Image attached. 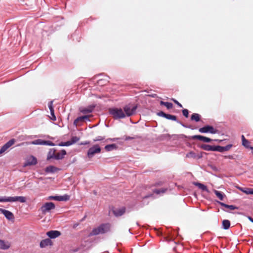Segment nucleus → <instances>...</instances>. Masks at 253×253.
Wrapping results in <instances>:
<instances>
[{
    "instance_id": "nucleus-57",
    "label": "nucleus",
    "mask_w": 253,
    "mask_h": 253,
    "mask_svg": "<svg viewBox=\"0 0 253 253\" xmlns=\"http://www.w3.org/2000/svg\"><path fill=\"white\" fill-rule=\"evenodd\" d=\"M252 194L253 195V189L252 190Z\"/></svg>"
},
{
    "instance_id": "nucleus-55",
    "label": "nucleus",
    "mask_w": 253,
    "mask_h": 253,
    "mask_svg": "<svg viewBox=\"0 0 253 253\" xmlns=\"http://www.w3.org/2000/svg\"><path fill=\"white\" fill-rule=\"evenodd\" d=\"M245 188H239V189L242 191V192H243V191H245Z\"/></svg>"
},
{
    "instance_id": "nucleus-14",
    "label": "nucleus",
    "mask_w": 253,
    "mask_h": 253,
    "mask_svg": "<svg viewBox=\"0 0 253 253\" xmlns=\"http://www.w3.org/2000/svg\"><path fill=\"white\" fill-rule=\"evenodd\" d=\"M10 247V244L8 241L0 239V249L3 250L8 249Z\"/></svg>"
},
{
    "instance_id": "nucleus-19",
    "label": "nucleus",
    "mask_w": 253,
    "mask_h": 253,
    "mask_svg": "<svg viewBox=\"0 0 253 253\" xmlns=\"http://www.w3.org/2000/svg\"><path fill=\"white\" fill-rule=\"evenodd\" d=\"M126 211L125 208H122L120 209H116L113 211V213L116 216H119L122 215Z\"/></svg>"
},
{
    "instance_id": "nucleus-24",
    "label": "nucleus",
    "mask_w": 253,
    "mask_h": 253,
    "mask_svg": "<svg viewBox=\"0 0 253 253\" xmlns=\"http://www.w3.org/2000/svg\"><path fill=\"white\" fill-rule=\"evenodd\" d=\"M58 170V168L53 166H49L45 168V172L47 173H54L57 171Z\"/></svg>"
},
{
    "instance_id": "nucleus-2",
    "label": "nucleus",
    "mask_w": 253,
    "mask_h": 253,
    "mask_svg": "<svg viewBox=\"0 0 253 253\" xmlns=\"http://www.w3.org/2000/svg\"><path fill=\"white\" fill-rule=\"evenodd\" d=\"M19 201L21 203H25L26 199L23 196L15 197H0V202H14Z\"/></svg>"
},
{
    "instance_id": "nucleus-22",
    "label": "nucleus",
    "mask_w": 253,
    "mask_h": 253,
    "mask_svg": "<svg viewBox=\"0 0 253 253\" xmlns=\"http://www.w3.org/2000/svg\"><path fill=\"white\" fill-rule=\"evenodd\" d=\"M101 234H103L109 231L110 228V225L109 224H102L99 226Z\"/></svg>"
},
{
    "instance_id": "nucleus-41",
    "label": "nucleus",
    "mask_w": 253,
    "mask_h": 253,
    "mask_svg": "<svg viewBox=\"0 0 253 253\" xmlns=\"http://www.w3.org/2000/svg\"><path fill=\"white\" fill-rule=\"evenodd\" d=\"M165 106H166L167 109H169L172 108L173 104L170 102H166Z\"/></svg>"
},
{
    "instance_id": "nucleus-4",
    "label": "nucleus",
    "mask_w": 253,
    "mask_h": 253,
    "mask_svg": "<svg viewBox=\"0 0 253 253\" xmlns=\"http://www.w3.org/2000/svg\"><path fill=\"white\" fill-rule=\"evenodd\" d=\"M55 208V204L52 202H47L43 204L40 208L42 214L49 212L51 210Z\"/></svg>"
},
{
    "instance_id": "nucleus-18",
    "label": "nucleus",
    "mask_w": 253,
    "mask_h": 253,
    "mask_svg": "<svg viewBox=\"0 0 253 253\" xmlns=\"http://www.w3.org/2000/svg\"><path fill=\"white\" fill-rule=\"evenodd\" d=\"M66 155V152L65 150H62L60 152L55 153V160H62Z\"/></svg>"
},
{
    "instance_id": "nucleus-20",
    "label": "nucleus",
    "mask_w": 253,
    "mask_h": 253,
    "mask_svg": "<svg viewBox=\"0 0 253 253\" xmlns=\"http://www.w3.org/2000/svg\"><path fill=\"white\" fill-rule=\"evenodd\" d=\"M94 107V106H89L87 108H80V111L83 114L89 113L92 112Z\"/></svg>"
},
{
    "instance_id": "nucleus-30",
    "label": "nucleus",
    "mask_w": 253,
    "mask_h": 253,
    "mask_svg": "<svg viewBox=\"0 0 253 253\" xmlns=\"http://www.w3.org/2000/svg\"><path fill=\"white\" fill-rule=\"evenodd\" d=\"M99 234H101V231L100 230V228L99 226L97 228H94L92 231L90 233V236L97 235Z\"/></svg>"
},
{
    "instance_id": "nucleus-9",
    "label": "nucleus",
    "mask_w": 253,
    "mask_h": 253,
    "mask_svg": "<svg viewBox=\"0 0 253 253\" xmlns=\"http://www.w3.org/2000/svg\"><path fill=\"white\" fill-rule=\"evenodd\" d=\"M15 140L14 139H11L6 142L4 145L2 146L0 149V154H2L6 151L10 146H11L15 143Z\"/></svg>"
},
{
    "instance_id": "nucleus-50",
    "label": "nucleus",
    "mask_w": 253,
    "mask_h": 253,
    "mask_svg": "<svg viewBox=\"0 0 253 253\" xmlns=\"http://www.w3.org/2000/svg\"><path fill=\"white\" fill-rule=\"evenodd\" d=\"M83 117H85V118H84V121H89L88 115L83 116Z\"/></svg>"
},
{
    "instance_id": "nucleus-37",
    "label": "nucleus",
    "mask_w": 253,
    "mask_h": 253,
    "mask_svg": "<svg viewBox=\"0 0 253 253\" xmlns=\"http://www.w3.org/2000/svg\"><path fill=\"white\" fill-rule=\"evenodd\" d=\"M105 139V136H97L93 139V142H96V141H103Z\"/></svg>"
},
{
    "instance_id": "nucleus-33",
    "label": "nucleus",
    "mask_w": 253,
    "mask_h": 253,
    "mask_svg": "<svg viewBox=\"0 0 253 253\" xmlns=\"http://www.w3.org/2000/svg\"><path fill=\"white\" fill-rule=\"evenodd\" d=\"M199 131L201 133L209 132V125L203 127L199 128Z\"/></svg>"
},
{
    "instance_id": "nucleus-5",
    "label": "nucleus",
    "mask_w": 253,
    "mask_h": 253,
    "mask_svg": "<svg viewBox=\"0 0 253 253\" xmlns=\"http://www.w3.org/2000/svg\"><path fill=\"white\" fill-rule=\"evenodd\" d=\"M31 144L34 145H44L48 146H54L55 144L49 140H43L42 139H38L32 141L30 143Z\"/></svg>"
},
{
    "instance_id": "nucleus-31",
    "label": "nucleus",
    "mask_w": 253,
    "mask_h": 253,
    "mask_svg": "<svg viewBox=\"0 0 253 253\" xmlns=\"http://www.w3.org/2000/svg\"><path fill=\"white\" fill-rule=\"evenodd\" d=\"M232 147V144H228L225 146H220V152H223L224 151H227L229 150Z\"/></svg>"
},
{
    "instance_id": "nucleus-26",
    "label": "nucleus",
    "mask_w": 253,
    "mask_h": 253,
    "mask_svg": "<svg viewBox=\"0 0 253 253\" xmlns=\"http://www.w3.org/2000/svg\"><path fill=\"white\" fill-rule=\"evenodd\" d=\"M218 203L221 206L229 209L231 210H234L238 209V207L233 205H228L221 202H218Z\"/></svg>"
},
{
    "instance_id": "nucleus-42",
    "label": "nucleus",
    "mask_w": 253,
    "mask_h": 253,
    "mask_svg": "<svg viewBox=\"0 0 253 253\" xmlns=\"http://www.w3.org/2000/svg\"><path fill=\"white\" fill-rule=\"evenodd\" d=\"M119 139H120V138H109L106 139L104 142H107L109 141L114 142V141H116L117 140H118Z\"/></svg>"
},
{
    "instance_id": "nucleus-44",
    "label": "nucleus",
    "mask_w": 253,
    "mask_h": 253,
    "mask_svg": "<svg viewBox=\"0 0 253 253\" xmlns=\"http://www.w3.org/2000/svg\"><path fill=\"white\" fill-rule=\"evenodd\" d=\"M182 114L184 116H185L186 118L188 117V110L187 109H184L182 110Z\"/></svg>"
},
{
    "instance_id": "nucleus-54",
    "label": "nucleus",
    "mask_w": 253,
    "mask_h": 253,
    "mask_svg": "<svg viewBox=\"0 0 253 253\" xmlns=\"http://www.w3.org/2000/svg\"><path fill=\"white\" fill-rule=\"evenodd\" d=\"M226 158H228L229 159H232L233 158V157L232 156H226Z\"/></svg>"
},
{
    "instance_id": "nucleus-15",
    "label": "nucleus",
    "mask_w": 253,
    "mask_h": 253,
    "mask_svg": "<svg viewBox=\"0 0 253 253\" xmlns=\"http://www.w3.org/2000/svg\"><path fill=\"white\" fill-rule=\"evenodd\" d=\"M0 210L1 213L8 220H11L14 218L13 214L11 211L4 209H0Z\"/></svg>"
},
{
    "instance_id": "nucleus-39",
    "label": "nucleus",
    "mask_w": 253,
    "mask_h": 253,
    "mask_svg": "<svg viewBox=\"0 0 253 253\" xmlns=\"http://www.w3.org/2000/svg\"><path fill=\"white\" fill-rule=\"evenodd\" d=\"M157 115L166 118L167 114L164 113L163 111H160L157 113Z\"/></svg>"
},
{
    "instance_id": "nucleus-7",
    "label": "nucleus",
    "mask_w": 253,
    "mask_h": 253,
    "mask_svg": "<svg viewBox=\"0 0 253 253\" xmlns=\"http://www.w3.org/2000/svg\"><path fill=\"white\" fill-rule=\"evenodd\" d=\"M136 109V106H133L132 108L128 105H126L124 107V113L126 116L129 117L135 113Z\"/></svg>"
},
{
    "instance_id": "nucleus-1",
    "label": "nucleus",
    "mask_w": 253,
    "mask_h": 253,
    "mask_svg": "<svg viewBox=\"0 0 253 253\" xmlns=\"http://www.w3.org/2000/svg\"><path fill=\"white\" fill-rule=\"evenodd\" d=\"M109 112L115 120L123 119L126 117V115L123 109L118 108H112L109 110Z\"/></svg>"
},
{
    "instance_id": "nucleus-29",
    "label": "nucleus",
    "mask_w": 253,
    "mask_h": 253,
    "mask_svg": "<svg viewBox=\"0 0 253 253\" xmlns=\"http://www.w3.org/2000/svg\"><path fill=\"white\" fill-rule=\"evenodd\" d=\"M191 120L198 122L200 120V115L197 113H194L191 115Z\"/></svg>"
},
{
    "instance_id": "nucleus-51",
    "label": "nucleus",
    "mask_w": 253,
    "mask_h": 253,
    "mask_svg": "<svg viewBox=\"0 0 253 253\" xmlns=\"http://www.w3.org/2000/svg\"><path fill=\"white\" fill-rule=\"evenodd\" d=\"M166 102H164V101H161L160 102V104H161V105H164V106H165Z\"/></svg>"
},
{
    "instance_id": "nucleus-34",
    "label": "nucleus",
    "mask_w": 253,
    "mask_h": 253,
    "mask_svg": "<svg viewBox=\"0 0 253 253\" xmlns=\"http://www.w3.org/2000/svg\"><path fill=\"white\" fill-rule=\"evenodd\" d=\"M242 138L243 145L247 148L249 147L250 142L247 140H246L245 139V138L243 135L242 136Z\"/></svg>"
},
{
    "instance_id": "nucleus-52",
    "label": "nucleus",
    "mask_w": 253,
    "mask_h": 253,
    "mask_svg": "<svg viewBox=\"0 0 253 253\" xmlns=\"http://www.w3.org/2000/svg\"><path fill=\"white\" fill-rule=\"evenodd\" d=\"M59 146H65V143L64 142H61L59 144Z\"/></svg>"
},
{
    "instance_id": "nucleus-17",
    "label": "nucleus",
    "mask_w": 253,
    "mask_h": 253,
    "mask_svg": "<svg viewBox=\"0 0 253 253\" xmlns=\"http://www.w3.org/2000/svg\"><path fill=\"white\" fill-rule=\"evenodd\" d=\"M56 152V149H55V148L50 149L47 155V160L54 159Z\"/></svg>"
},
{
    "instance_id": "nucleus-10",
    "label": "nucleus",
    "mask_w": 253,
    "mask_h": 253,
    "mask_svg": "<svg viewBox=\"0 0 253 253\" xmlns=\"http://www.w3.org/2000/svg\"><path fill=\"white\" fill-rule=\"evenodd\" d=\"M191 139L193 140L197 139L200 141L207 143L211 142L212 141V139L211 138L200 135H195L192 136Z\"/></svg>"
},
{
    "instance_id": "nucleus-46",
    "label": "nucleus",
    "mask_w": 253,
    "mask_h": 253,
    "mask_svg": "<svg viewBox=\"0 0 253 253\" xmlns=\"http://www.w3.org/2000/svg\"><path fill=\"white\" fill-rule=\"evenodd\" d=\"M52 103H53V101H50L49 103H48V107H49V109L50 110V111H51V110H54V108L53 107V106H52Z\"/></svg>"
},
{
    "instance_id": "nucleus-36",
    "label": "nucleus",
    "mask_w": 253,
    "mask_h": 253,
    "mask_svg": "<svg viewBox=\"0 0 253 253\" xmlns=\"http://www.w3.org/2000/svg\"><path fill=\"white\" fill-rule=\"evenodd\" d=\"M166 119H167L168 120H172L174 121H176V122L177 121L176 117L174 115H172L170 114H167Z\"/></svg>"
},
{
    "instance_id": "nucleus-40",
    "label": "nucleus",
    "mask_w": 253,
    "mask_h": 253,
    "mask_svg": "<svg viewBox=\"0 0 253 253\" xmlns=\"http://www.w3.org/2000/svg\"><path fill=\"white\" fill-rule=\"evenodd\" d=\"M252 190L253 189L251 188H245V191H243V192L247 194H252Z\"/></svg>"
},
{
    "instance_id": "nucleus-27",
    "label": "nucleus",
    "mask_w": 253,
    "mask_h": 253,
    "mask_svg": "<svg viewBox=\"0 0 253 253\" xmlns=\"http://www.w3.org/2000/svg\"><path fill=\"white\" fill-rule=\"evenodd\" d=\"M85 117L80 116L78 117L76 119H75L74 121V125L76 126L79 125L80 122H83L84 121V118Z\"/></svg>"
},
{
    "instance_id": "nucleus-56",
    "label": "nucleus",
    "mask_w": 253,
    "mask_h": 253,
    "mask_svg": "<svg viewBox=\"0 0 253 253\" xmlns=\"http://www.w3.org/2000/svg\"><path fill=\"white\" fill-rule=\"evenodd\" d=\"M84 218H85V217H84V218H83V219L81 220V221H83Z\"/></svg>"
},
{
    "instance_id": "nucleus-3",
    "label": "nucleus",
    "mask_w": 253,
    "mask_h": 253,
    "mask_svg": "<svg viewBox=\"0 0 253 253\" xmlns=\"http://www.w3.org/2000/svg\"><path fill=\"white\" fill-rule=\"evenodd\" d=\"M101 148L98 144L93 145L89 148L87 153V156L89 158H92L96 154L100 153Z\"/></svg>"
},
{
    "instance_id": "nucleus-45",
    "label": "nucleus",
    "mask_w": 253,
    "mask_h": 253,
    "mask_svg": "<svg viewBox=\"0 0 253 253\" xmlns=\"http://www.w3.org/2000/svg\"><path fill=\"white\" fill-rule=\"evenodd\" d=\"M124 138L126 141H127V140H132V139H134L135 137L127 136H124Z\"/></svg>"
},
{
    "instance_id": "nucleus-21",
    "label": "nucleus",
    "mask_w": 253,
    "mask_h": 253,
    "mask_svg": "<svg viewBox=\"0 0 253 253\" xmlns=\"http://www.w3.org/2000/svg\"><path fill=\"white\" fill-rule=\"evenodd\" d=\"M193 184L195 186H197L199 189H201L203 191H206L208 193L210 192L207 187L202 183H199L198 182H193Z\"/></svg>"
},
{
    "instance_id": "nucleus-23",
    "label": "nucleus",
    "mask_w": 253,
    "mask_h": 253,
    "mask_svg": "<svg viewBox=\"0 0 253 253\" xmlns=\"http://www.w3.org/2000/svg\"><path fill=\"white\" fill-rule=\"evenodd\" d=\"M104 148L106 151L110 152L116 150L118 148V146L116 144H108L106 145Z\"/></svg>"
},
{
    "instance_id": "nucleus-49",
    "label": "nucleus",
    "mask_w": 253,
    "mask_h": 253,
    "mask_svg": "<svg viewBox=\"0 0 253 253\" xmlns=\"http://www.w3.org/2000/svg\"><path fill=\"white\" fill-rule=\"evenodd\" d=\"M64 143H65V146H69L72 145V142H71L70 140L65 142Z\"/></svg>"
},
{
    "instance_id": "nucleus-53",
    "label": "nucleus",
    "mask_w": 253,
    "mask_h": 253,
    "mask_svg": "<svg viewBox=\"0 0 253 253\" xmlns=\"http://www.w3.org/2000/svg\"><path fill=\"white\" fill-rule=\"evenodd\" d=\"M248 218L253 223V218L251 216H248Z\"/></svg>"
},
{
    "instance_id": "nucleus-43",
    "label": "nucleus",
    "mask_w": 253,
    "mask_h": 253,
    "mask_svg": "<svg viewBox=\"0 0 253 253\" xmlns=\"http://www.w3.org/2000/svg\"><path fill=\"white\" fill-rule=\"evenodd\" d=\"M50 112V114L51 115V117L50 118L52 120H53V121H55L56 118L55 115L54 114V110H51Z\"/></svg>"
},
{
    "instance_id": "nucleus-47",
    "label": "nucleus",
    "mask_w": 253,
    "mask_h": 253,
    "mask_svg": "<svg viewBox=\"0 0 253 253\" xmlns=\"http://www.w3.org/2000/svg\"><path fill=\"white\" fill-rule=\"evenodd\" d=\"M177 123L180 124L182 126L185 127V128H191V126H186L185 125H184V124H183L182 123L177 121Z\"/></svg>"
},
{
    "instance_id": "nucleus-25",
    "label": "nucleus",
    "mask_w": 253,
    "mask_h": 253,
    "mask_svg": "<svg viewBox=\"0 0 253 253\" xmlns=\"http://www.w3.org/2000/svg\"><path fill=\"white\" fill-rule=\"evenodd\" d=\"M230 226V222L229 220L224 219L222 221V227L225 230H227L229 228Z\"/></svg>"
},
{
    "instance_id": "nucleus-28",
    "label": "nucleus",
    "mask_w": 253,
    "mask_h": 253,
    "mask_svg": "<svg viewBox=\"0 0 253 253\" xmlns=\"http://www.w3.org/2000/svg\"><path fill=\"white\" fill-rule=\"evenodd\" d=\"M214 193L215 194V195L220 200H223L224 197L225 196V195L223 194L222 192L214 190Z\"/></svg>"
},
{
    "instance_id": "nucleus-32",
    "label": "nucleus",
    "mask_w": 253,
    "mask_h": 253,
    "mask_svg": "<svg viewBox=\"0 0 253 253\" xmlns=\"http://www.w3.org/2000/svg\"><path fill=\"white\" fill-rule=\"evenodd\" d=\"M167 190V188H161L160 189H155L154 192L157 194H164Z\"/></svg>"
},
{
    "instance_id": "nucleus-16",
    "label": "nucleus",
    "mask_w": 253,
    "mask_h": 253,
    "mask_svg": "<svg viewBox=\"0 0 253 253\" xmlns=\"http://www.w3.org/2000/svg\"><path fill=\"white\" fill-rule=\"evenodd\" d=\"M52 245V241L50 239H45L44 240H42L40 242V247L42 248H45L48 246H51Z\"/></svg>"
},
{
    "instance_id": "nucleus-11",
    "label": "nucleus",
    "mask_w": 253,
    "mask_h": 253,
    "mask_svg": "<svg viewBox=\"0 0 253 253\" xmlns=\"http://www.w3.org/2000/svg\"><path fill=\"white\" fill-rule=\"evenodd\" d=\"M48 199L54 200L58 201H66L69 200V196L68 195H64L63 196H50L49 197Z\"/></svg>"
},
{
    "instance_id": "nucleus-6",
    "label": "nucleus",
    "mask_w": 253,
    "mask_h": 253,
    "mask_svg": "<svg viewBox=\"0 0 253 253\" xmlns=\"http://www.w3.org/2000/svg\"><path fill=\"white\" fill-rule=\"evenodd\" d=\"M201 148L206 151H217L220 152V146H211L208 144H202Z\"/></svg>"
},
{
    "instance_id": "nucleus-38",
    "label": "nucleus",
    "mask_w": 253,
    "mask_h": 253,
    "mask_svg": "<svg viewBox=\"0 0 253 253\" xmlns=\"http://www.w3.org/2000/svg\"><path fill=\"white\" fill-rule=\"evenodd\" d=\"M80 140V138L77 136H73L71 138L70 141L72 142V144H73L77 142Z\"/></svg>"
},
{
    "instance_id": "nucleus-8",
    "label": "nucleus",
    "mask_w": 253,
    "mask_h": 253,
    "mask_svg": "<svg viewBox=\"0 0 253 253\" xmlns=\"http://www.w3.org/2000/svg\"><path fill=\"white\" fill-rule=\"evenodd\" d=\"M37 164V160L36 158L33 156H30L28 157L26 160L25 164H24V167L30 166H34Z\"/></svg>"
},
{
    "instance_id": "nucleus-48",
    "label": "nucleus",
    "mask_w": 253,
    "mask_h": 253,
    "mask_svg": "<svg viewBox=\"0 0 253 253\" xmlns=\"http://www.w3.org/2000/svg\"><path fill=\"white\" fill-rule=\"evenodd\" d=\"M172 100L173 101V102L176 104L179 107H182V105L179 103L175 99H172Z\"/></svg>"
},
{
    "instance_id": "nucleus-35",
    "label": "nucleus",
    "mask_w": 253,
    "mask_h": 253,
    "mask_svg": "<svg viewBox=\"0 0 253 253\" xmlns=\"http://www.w3.org/2000/svg\"><path fill=\"white\" fill-rule=\"evenodd\" d=\"M218 130L214 128L212 126L209 125V132L211 134H215L217 133Z\"/></svg>"
},
{
    "instance_id": "nucleus-13",
    "label": "nucleus",
    "mask_w": 253,
    "mask_h": 253,
    "mask_svg": "<svg viewBox=\"0 0 253 253\" xmlns=\"http://www.w3.org/2000/svg\"><path fill=\"white\" fill-rule=\"evenodd\" d=\"M47 236L50 239H55L61 235V233L57 230H51L46 233Z\"/></svg>"
},
{
    "instance_id": "nucleus-12",
    "label": "nucleus",
    "mask_w": 253,
    "mask_h": 253,
    "mask_svg": "<svg viewBox=\"0 0 253 253\" xmlns=\"http://www.w3.org/2000/svg\"><path fill=\"white\" fill-rule=\"evenodd\" d=\"M202 153L197 154L193 151H190L186 155V158H193L195 159H200L202 158Z\"/></svg>"
}]
</instances>
